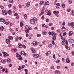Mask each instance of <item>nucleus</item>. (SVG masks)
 Returning a JSON list of instances; mask_svg holds the SVG:
<instances>
[{
	"label": "nucleus",
	"mask_w": 74,
	"mask_h": 74,
	"mask_svg": "<svg viewBox=\"0 0 74 74\" xmlns=\"http://www.w3.org/2000/svg\"><path fill=\"white\" fill-rule=\"evenodd\" d=\"M35 21L37 22V19L36 17H34L32 19H31V24H32V25H34V24H36Z\"/></svg>",
	"instance_id": "obj_1"
},
{
	"label": "nucleus",
	"mask_w": 74,
	"mask_h": 74,
	"mask_svg": "<svg viewBox=\"0 0 74 74\" xmlns=\"http://www.w3.org/2000/svg\"><path fill=\"white\" fill-rule=\"evenodd\" d=\"M69 3L70 4H71L72 3V1H71V0H69Z\"/></svg>",
	"instance_id": "obj_26"
},
{
	"label": "nucleus",
	"mask_w": 74,
	"mask_h": 74,
	"mask_svg": "<svg viewBox=\"0 0 74 74\" xmlns=\"http://www.w3.org/2000/svg\"><path fill=\"white\" fill-rule=\"evenodd\" d=\"M47 53L49 55H50V54H51V52L50 51H48Z\"/></svg>",
	"instance_id": "obj_51"
},
{
	"label": "nucleus",
	"mask_w": 74,
	"mask_h": 74,
	"mask_svg": "<svg viewBox=\"0 0 74 74\" xmlns=\"http://www.w3.org/2000/svg\"><path fill=\"white\" fill-rule=\"evenodd\" d=\"M19 39L21 40H22V37H19Z\"/></svg>",
	"instance_id": "obj_64"
},
{
	"label": "nucleus",
	"mask_w": 74,
	"mask_h": 74,
	"mask_svg": "<svg viewBox=\"0 0 74 74\" xmlns=\"http://www.w3.org/2000/svg\"><path fill=\"white\" fill-rule=\"evenodd\" d=\"M71 43H74V40L73 39H72L71 42Z\"/></svg>",
	"instance_id": "obj_60"
},
{
	"label": "nucleus",
	"mask_w": 74,
	"mask_h": 74,
	"mask_svg": "<svg viewBox=\"0 0 74 74\" xmlns=\"http://www.w3.org/2000/svg\"><path fill=\"white\" fill-rule=\"evenodd\" d=\"M66 62L67 63H69L70 62V60L69 58H68L66 60Z\"/></svg>",
	"instance_id": "obj_8"
},
{
	"label": "nucleus",
	"mask_w": 74,
	"mask_h": 74,
	"mask_svg": "<svg viewBox=\"0 0 74 74\" xmlns=\"http://www.w3.org/2000/svg\"><path fill=\"white\" fill-rule=\"evenodd\" d=\"M40 36L41 34H38L37 35V37H40Z\"/></svg>",
	"instance_id": "obj_55"
},
{
	"label": "nucleus",
	"mask_w": 74,
	"mask_h": 74,
	"mask_svg": "<svg viewBox=\"0 0 74 74\" xmlns=\"http://www.w3.org/2000/svg\"><path fill=\"white\" fill-rule=\"evenodd\" d=\"M12 11L11 10H9L8 11V14L9 15H12Z\"/></svg>",
	"instance_id": "obj_21"
},
{
	"label": "nucleus",
	"mask_w": 74,
	"mask_h": 74,
	"mask_svg": "<svg viewBox=\"0 0 74 74\" xmlns=\"http://www.w3.org/2000/svg\"><path fill=\"white\" fill-rule=\"evenodd\" d=\"M61 30L62 32H64V31L66 30V28L64 27L63 26L61 28Z\"/></svg>",
	"instance_id": "obj_7"
},
{
	"label": "nucleus",
	"mask_w": 74,
	"mask_h": 74,
	"mask_svg": "<svg viewBox=\"0 0 74 74\" xmlns=\"http://www.w3.org/2000/svg\"><path fill=\"white\" fill-rule=\"evenodd\" d=\"M24 17L25 19H27V15L24 14Z\"/></svg>",
	"instance_id": "obj_27"
},
{
	"label": "nucleus",
	"mask_w": 74,
	"mask_h": 74,
	"mask_svg": "<svg viewBox=\"0 0 74 74\" xmlns=\"http://www.w3.org/2000/svg\"><path fill=\"white\" fill-rule=\"evenodd\" d=\"M45 24H42V27H45Z\"/></svg>",
	"instance_id": "obj_61"
},
{
	"label": "nucleus",
	"mask_w": 74,
	"mask_h": 74,
	"mask_svg": "<svg viewBox=\"0 0 74 74\" xmlns=\"http://www.w3.org/2000/svg\"><path fill=\"white\" fill-rule=\"evenodd\" d=\"M48 47H49V48H51V47H52V44H48Z\"/></svg>",
	"instance_id": "obj_16"
},
{
	"label": "nucleus",
	"mask_w": 74,
	"mask_h": 74,
	"mask_svg": "<svg viewBox=\"0 0 74 74\" xmlns=\"http://www.w3.org/2000/svg\"><path fill=\"white\" fill-rule=\"evenodd\" d=\"M62 8H64V7H65V4H64L62 3Z\"/></svg>",
	"instance_id": "obj_39"
},
{
	"label": "nucleus",
	"mask_w": 74,
	"mask_h": 74,
	"mask_svg": "<svg viewBox=\"0 0 74 74\" xmlns=\"http://www.w3.org/2000/svg\"><path fill=\"white\" fill-rule=\"evenodd\" d=\"M9 2L10 3H13V0H9Z\"/></svg>",
	"instance_id": "obj_33"
},
{
	"label": "nucleus",
	"mask_w": 74,
	"mask_h": 74,
	"mask_svg": "<svg viewBox=\"0 0 74 74\" xmlns=\"http://www.w3.org/2000/svg\"><path fill=\"white\" fill-rule=\"evenodd\" d=\"M49 21V19H46V22H48Z\"/></svg>",
	"instance_id": "obj_44"
},
{
	"label": "nucleus",
	"mask_w": 74,
	"mask_h": 74,
	"mask_svg": "<svg viewBox=\"0 0 74 74\" xmlns=\"http://www.w3.org/2000/svg\"><path fill=\"white\" fill-rule=\"evenodd\" d=\"M73 33V32L71 31H70L69 33V36H71V34H72Z\"/></svg>",
	"instance_id": "obj_12"
},
{
	"label": "nucleus",
	"mask_w": 74,
	"mask_h": 74,
	"mask_svg": "<svg viewBox=\"0 0 74 74\" xmlns=\"http://www.w3.org/2000/svg\"><path fill=\"white\" fill-rule=\"evenodd\" d=\"M10 61H11V59L10 58H8V59H7V62H10Z\"/></svg>",
	"instance_id": "obj_29"
},
{
	"label": "nucleus",
	"mask_w": 74,
	"mask_h": 74,
	"mask_svg": "<svg viewBox=\"0 0 74 74\" xmlns=\"http://www.w3.org/2000/svg\"><path fill=\"white\" fill-rule=\"evenodd\" d=\"M8 38H9L8 40H12V39H13V37L12 36H8Z\"/></svg>",
	"instance_id": "obj_22"
},
{
	"label": "nucleus",
	"mask_w": 74,
	"mask_h": 74,
	"mask_svg": "<svg viewBox=\"0 0 74 74\" xmlns=\"http://www.w3.org/2000/svg\"><path fill=\"white\" fill-rule=\"evenodd\" d=\"M57 33H60V29H58L57 30Z\"/></svg>",
	"instance_id": "obj_54"
},
{
	"label": "nucleus",
	"mask_w": 74,
	"mask_h": 74,
	"mask_svg": "<svg viewBox=\"0 0 74 74\" xmlns=\"http://www.w3.org/2000/svg\"><path fill=\"white\" fill-rule=\"evenodd\" d=\"M51 42L53 45H55V42H54V40H52Z\"/></svg>",
	"instance_id": "obj_47"
},
{
	"label": "nucleus",
	"mask_w": 74,
	"mask_h": 74,
	"mask_svg": "<svg viewBox=\"0 0 74 74\" xmlns=\"http://www.w3.org/2000/svg\"><path fill=\"white\" fill-rule=\"evenodd\" d=\"M60 66H57V68L58 69H60Z\"/></svg>",
	"instance_id": "obj_59"
},
{
	"label": "nucleus",
	"mask_w": 74,
	"mask_h": 74,
	"mask_svg": "<svg viewBox=\"0 0 74 74\" xmlns=\"http://www.w3.org/2000/svg\"><path fill=\"white\" fill-rule=\"evenodd\" d=\"M51 34L53 36V35L54 36H56V34L55 33V32H51Z\"/></svg>",
	"instance_id": "obj_14"
},
{
	"label": "nucleus",
	"mask_w": 74,
	"mask_h": 74,
	"mask_svg": "<svg viewBox=\"0 0 74 74\" xmlns=\"http://www.w3.org/2000/svg\"><path fill=\"white\" fill-rule=\"evenodd\" d=\"M1 62L3 64H5L6 63V61L4 60H1Z\"/></svg>",
	"instance_id": "obj_6"
},
{
	"label": "nucleus",
	"mask_w": 74,
	"mask_h": 74,
	"mask_svg": "<svg viewBox=\"0 0 74 74\" xmlns=\"http://www.w3.org/2000/svg\"><path fill=\"white\" fill-rule=\"evenodd\" d=\"M63 36H64V33H61V34H60V36L61 37H63Z\"/></svg>",
	"instance_id": "obj_31"
},
{
	"label": "nucleus",
	"mask_w": 74,
	"mask_h": 74,
	"mask_svg": "<svg viewBox=\"0 0 74 74\" xmlns=\"http://www.w3.org/2000/svg\"><path fill=\"white\" fill-rule=\"evenodd\" d=\"M30 3L29 2H28L27 3L26 6L27 7H29L30 6Z\"/></svg>",
	"instance_id": "obj_11"
},
{
	"label": "nucleus",
	"mask_w": 74,
	"mask_h": 74,
	"mask_svg": "<svg viewBox=\"0 0 74 74\" xmlns=\"http://www.w3.org/2000/svg\"><path fill=\"white\" fill-rule=\"evenodd\" d=\"M13 50L14 52H16V51H17V49L15 48H14Z\"/></svg>",
	"instance_id": "obj_37"
},
{
	"label": "nucleus",
	"mask_w": 74,
	"mask_h": 74,
	"mask_svg": "<svg viewBox=\"0 0 74 74\" xmlns=\"http://www.w3.org/2000/svg\"><path fill=\"white\" fill-rule=\"evenodd\" d=\"M36 51L35 50H32V53H35L36 52Z\"/></svg>",
	"instance_id": "obj_40"
},
{
	"label": "nucleus",
	"mask_w": 74,
	"mask_h": 74,
	"mask_svg": "<svg viewBox=\"0 0 74 74\" xmlns=\"http://www.w3.org/2000/svg\"><path fill=\"white\" fill-rule=\"evenodd\" d=\"M32 29V28H29L28 29V30H31Z\"/></svg>",
	"instance_id": "obj_62"
},
{
	"label": "nucleus",
	"mask_w": 74,
	"mask_h": 74,
	"mask_svg": "<svg viewBox=\"0 0 74 74\" xmlns=\"http://www.w3.org/2000/svg\"><path fill=\"white\" fill-rule=\"evenodd\" d=\"M0 30H1V31H3V30H4V27H3V26L1 27Z\"/></svg>",
	"instance_id": "obj_25"
},
{
	"label": "nucleus",
	"mask_w": 74,
	"mask_h": 74,
	"mask_svg": "<svg viewBox=\"0 0 74 74\" xmlns=\"http://www.w3.org/2000/svg\"><path fill=\"white\" fill-rule=\"evenodd\" d=\"M65 48H66V49H67V48H68V47L67 46V45H65Z\"/></svg>",
	"instance_id": "obj_57"
},
{
	"label": "nucleus",
	"mask_w": 74,
	"mask_h": 74,
	"mask_svg": "<svg viewBox=\"0 0 74 74\" xmlns=\"http://www.w3.org/2000/svg\"><path fill=\"white\" fill-rule=\"evenodd\" d=\"M16 56L17 58H18V53H16Z\"/></svg>",
	"instance_id": "obj_63"
},
{
	"label": "nucleus",
	"mask_w": 74,
	"mask_h": 74,
	"mask_svg": "<svg viewBox=\"0 0 74 74\" xmlns=\"http://www.w3.org/2000/svg\"><path fill=\"white\" fill-rule=\"evenodd\" d=\"M44 13V12H42L39 14V16H41V15H42Z\"/></svg>",
	"instance_id": "obj_30"
},
{
	"label": "nucleus",
	"mask_w": 74,
	"mask_h": 74,
	"mask_svg": "<svg viewBox=\"0 0 74 74\" xmlns=\"http://www.w3.org/2000/svg\"><path fill=\"white\" fill-rule=\"evenodd\" d=\"M0 21L1 22H3L4 21V18H1L0 19Z\"/></svg>",
	"instance_id": "obj_36"
},
{
	"label": "nucleus",
	"mask_w": 74,
	"mask_h": 74,
	"mask_svg": "<svg viewBox=\"0 0 74 74\" xmlns=\"http://www.w3.org/2000/svg\"><path fill=\"white\" fill-rule=\"evenodd\" d=\"M19 46V48H22L23 47V45H22L21 44V43H19L18 44Z\"/></svg>",
	"instance_id": "obj_18"
},
{
	"label": "nucleus",
	"mask_w": 74,
	"mask_h": 74,
	"mask_svg": "<svg viewBox=\"0 0 74 74\" xmlns=\"http://www.w3.org/2000/svg\"><path fill=\"white\" fill-rule=\"evenodd\" d=\"M33 56L34 57V58H38L39 56H40V55L38 54H33Z\"/></svg>",
	"instance_id": "obj_3"
},
{
	"label": "nucleus",
	"mask_w": 74,
	"mask_h": 74,
	"mask_svg": "<svg viewBox=\"0 0 74 74\" xmlns=\"http://www.w3.org/2000/svg\"><path fill=\"white\" fill-rule=\"evenodd\" d=\"M70 25L71 26H73V22L71 23H70Z\"/></svg>",
	"instance_id": "obj_52"
},
{
	"label": "nucleus",
	"mask_w": 74,
	"mask_h": 74,
	"mask_svg": "<svg viewBox=\"0 0 74 74\" xmlns=\"http://www.w3.org/2000/svg\"><path fill=\"white\" fill-rule=\"evenodd\" d=\"M65 24H66V23L64 22H63V23H62V26H64L65 25Z\"/></svg>",
	"instance_id": "obj_53"
},
{
	"label": "nucleus",
	"mask_w": 74,
	"mask_h": 74,
	"mask_svg": "<svg viewBox=\"0 0 74 74\" xmlns=\"http://www.w3.org/2000/svg\"><path fill=\"white\" fill-rule=\"evenodd\" d=\"M53 38H52L53 40H56V36H53Z\"/></svg>",
	"instance_id": "obj_34"
},
{
	"label": "nucleus",
	"mask_w": 74,
	"mask_h": 74,
	"mask_svg": "<svg viewBox=\"0 0 74 74\" xmlns=\"http://www.w3.org/2000/svg\"><path fill=\"white\" fill-rule=\"evenodd\" d=\"M21 55H25V51H22L21 52Z\"/></svg>",
	"instance_id": "obj_20"
},
{
	"label": "nucleus",
	"mask_w": 74,
	"mask_h": 74,
	"mask_svg": "<svg viewBox=\"0 0 74 74\" xmlns=\"http://www.w3.org/2000/svg\"><path fill=\"white\" fill-rule=\"evenodd\" d=\"M56 5L59 6L60 5V4L59 3H57L56 4Z\"/></svg>",
	"instance_id": "obj_45"
},
{
	"label": "nucleus",
	"mask_w": 74,
	"mask_h": 74,
	"mask_svg": "<svg viewBox=\"0 0 74 74\" xmlns=\"http://www.w3.org/2000/svg\"><path fill=\"white\" fill-rule=\"evenodd\" d=\"M54 69V66H52L51 67V69Z\"/></svg>",
	"instance_id": "obj_48"
},
{
	"label": "nucleus",
	"mask_w": 74,
	"mask_h": 74,
	"mask_svg": "<svg viewBox=\"0 0 74 74\" xmlns=\"http://www.w3.org/2000/svg\"><path fill=\"white\" fill-rule=\"evenodd\" d=\"M25 28L26 29H27V30H28L29 28V27L28 26V25H26L25 26Z\"/></svg>",
	"instance_id": "obj_35"
},
{
	"label": "nucleus",
	"mask_w": 74,
	"mask_h": 74,
	"mask_svg": "<svg viewBox=\"0 0 74 74\" xmlns=\"http://www.w3.org/2000/svg\"><path fill=\"white\" fill-rule=\"evenodd\" d=\"M62 45H64V44H66V45H69V43H68V42H67V40H64L62 41Z\"/></svg>",
	"instance_id": "obj_2"
},
{
	"label": "nucleus",
	"mask_w": 74,
	"mask_h": 74,
	"mask_svg": "<svg viewBox=\"0 0 74 74\" xmlns=\"http://www.w3.org/2000/svg\"><path fill=\"white\" fill-rule=\"evenodd\" d=\"M72 40H73V39L70 38V39H69V42H71V41H72Z\"/></svg>",
	"instance_id": "obj_42"
},
{
	"label": "nucleus",
	"mask_w": 74,
	"mask_h": 74,
	"mask_svg": "<svg viewBox=\"0 0 74 74\" xmlns=\"http://www.w3.org/2000/svg\"><path fill=\"white\" fill-rule=\"evenodd\" d=\"M72 15H73V16L74 15V10H72Z\"/></svg>",
	"instance_id": "obj_41"
},
{
	"label": "nucleus",
	"mask_w": 74,
	"mask_h": 74,
	"mask_svg": "<svg viewBox=\"0 0 74 74\" xmlns=\"http://www.w3.org/2000/svg\"><path fill=\"white\" fill-rule=\"evenodd\" d=\"M10 40L6 39V42L8 44H10Z\"/></svg>",
	"instance_id": "obj_5"
},
{
	"label": "nucleus",
	"mask_w": 74,
	"mask_h": 74,
	"mask_svg": "<svg viewBox=\"0 0 74 74\" xmlns=\"http://www.w3.org/2000/svg\"><path fill=\"white\" fill-rule=\"evenodd\" d=\"M49 26H52V23H49Z\"/></svg>",
	"instance_id": "obj_46"
},
{
	"label": "nucleus",
	"mask_w": 74,
	"mask_h": 74,
	"mask_svg": "<svg viewBox=\"0 0 74 74\" xmlns=\"http://www.w3.org/2000/svg\"><path fill=\"white\" fill-rule=\"evenodd\" d=\"M47 15H49V16H51V11L49 10L48 11L47 14Z\"/></svg>",
	"instance_id": "obj_10"
},
{
	"label": "nucleus",
	"mask_w": 74,
	"mask_h": 74,
	"mask_svg": "<svg viewBox=\"0 0 74 74\" xmlns=\"http://www.w3.org/2000/svg\"><path fill=\"white\" fill-rule=\"evenodd\" d=\"M14 15L16 16H18V14L17 13H15Z\"/></svg>",
	"instance_id": "obj_56"
},
{
	"label": "nucleus",
	"mask_w": 74,
	"mask_h": 74,
	"mask_svg": "<svg viewBox=\"0 0 74 74\" xmlns=\"http://www.w3.org/2000/svg\"><path fill=\"white\" fill-rule=\"evenodd\" d=\"M44 1H41L40 2V5L41 6L44 4Z\"/></svg>",
	"instance_id": "obj_15"
},
{
	"label": "nucleus",
	"mask_w": 74,
	"mask_h": 74,
	"mask_svg": "<svg viewBox=\"0 0 74 74\" xmlns=\"http://www.w3.org/2000/svg\"><path fill=\"white\" fill-rule=\"evenodd\" d=\"M55 73H58V74H60V72L59 71L56 70L54 71Z\"/></svg>",
	"instance_id": "obj_19"
},
{
	"label": "nucleus",
	"mask_w": 74,
	"mask_h": 74,
	"mask_svg": "<svg viewBox=\"0 0 74 74\" xmlns=\"http://www.w3.org/2000/svg\"><path fill=\"white\" fill-rule=\"evenodd\" d=\"M71 66H74V63H72L71 64Z\"/></svg>",
	"instance_id": "obj_58"
},
{
	"label": "nucleus",
	"mask_w": 74,
	"mask_h": 74,
	"mask_svg": "<svg viewBox=\"0 0 74 74\" xmlns=\"http://www.w3.org/2000/svg\"><path fill=\"white\" fill-rule=\"evenodd\" d=\"M3 23H4V24H6V25H8V24H9V23H10V22H7V21H4L3 22Z\"/></svg>",
	"instance_id": "obj_9"
},
{
	"label": "nucleus",
	"mask_w": 74,
	"mask_h": 74,
	"mask_svg": "<svg viewBox=\"0 0 74 74\" xmlns=\"http://www.w3.org/2000/svg\"><path fill=\"white\" fill-rule=\"evenodd\" d=\"M15 38L16 41H18L19 37H18V36H17Z\"/></svg>",
	"instance_id": "obj_23"
},
{
	"label": "nucleus",
	"mask_w": 74,
	"mask_h": 74,
	"mask_svg": "<svg viewBox=\"0 0 74 74\" xmlns=\"http://www.w3.org/2000/svg\"><path fill=\"white\" fill-rule=\"evenodd\" d=\"M42 33L43 34H44V35H46V34H47V32H42Z\"/></svg>",
	"instance_id": "obj_32"
},
{
	"label": "nucleus",
	"mask_w": 74,
	"mask_h": 74,
	"mask_svg": "<svg viewBox=\"0 0 74 74\" xmlns=\"http://www.w3.org/2000/svg\"><path fill=\"white\" fill-rule=\"evenodd\" d=\"M3 15H7V14H8V12L5 11V12L3 13Z\"/></svg>",
	"instance_id": "obj_24"
},
{
	"label": "nucleus",
	"mask_w": 74,
	"mask_h": 74,
	"mask_svg": "<svg viewBox=\"0 0 74 74\" xmlns=\"http://www.w3.org/2000/svg\"><path fill=\"white\" fill-rule=\"evenodd\" d=\"M44 18H45L44 16L43 15L41 17L42 19H44Z\"/></svg>",
	"instance_id": "obj_49"
},
{
	"label": "nucleus",
	"mask_w": 74,
	"mask_h": 74,
	"mask_svg": "<svg viewBox=\"0 0 74 74\" xmlns=\"http://www.w3.org/2000/svg\"><path fill=\"white\" fill-rule=\"evenodd\" d=\"M45 4L47 5H48L49 4V2L48 1H46L45 2Z\"/></svg>",
	"instance_id": "obj_17"
},
{
	"label": "nucleus",
	"mask_w": 74,
	"mask_h": 74,
	"mask_svg": "<svg viewBox=\"0 0 74 74\" xmlns=\"http://www.w3.org/2000/svg\"><path fill=\"white\" fill-rule=\"evenodd\" d=\"M20 25L21 27H22V26H23V23H22V22H20Z\"/></svg>",
	"instance_id": "obj_28"
},
{
	"label": "nucleus",
	"mask_w": 74,
	"mask_h": 74,
	"mask_svg": "<svg viewBox=\"0 0 74 74\" xmlns=\"http://www.w3.org/2000/svg\"><path fill=\"white\" fill-rule=\"evenodd\" d=\"M25 32L26 33H29V30H25Z\"/></svg>",
	"instance_id": "obj_38"
},
{
	"label": "nucleus",
	"mask_w": 74,
	"mask_h": 74,
	"mask_svg": "<svg viewBox=\"0 0 74 74\" xmlns=\"http://www.w3.org/2000/svg\"><path fill=\"white\" fill-rule=\"evenodd\" d=\"M33 44L34 45H37V41H34L33 42Z\"/></svg>",
	"instance_id": "obj_4"
},
{
	"label": "nucleus",
	"mask_w": 74,
	"mask_h": 74,
	"mask_svg": "<svg viewBox=\"0 0 74 74\" xmlns=\"http://www.w3.org/2000/svg\"><path fill=\"white\" fill-rule=\"evenodd\" d=\"M18 70H21V66H19L18 68Z\"/></svg>",
	"instance_id": "obj_43"
},
{
	"label": "nucleus",
	"mask_w": 74,
	"mask_h": 74,
	"mask_svg": "<svg viewBox=\"0 0 74 74\" xmlns=\"http://www.w3.org/2000/svg\"><path fill=\"white\" fill-rule=\"evenodd\" d=\"M53 58L54 59H56L55 58V54H54L53 55Z\"/></svg>",
	"instance_id": "obj_50"
},
{
	"label": "nucleus",
	"mask_w": 74,
	"mask_h": 74,
	"mask_svg": "<svg viewBox=\"0 0 74 74\" xmlns=\"http://www.w3.org/2000/svg\"><path fill=\"white\" fill-rule=\"evenodd\" d=\"M2 53L3 54H4L3 55V57H4V58H6V57H7V56H6V53H5V52H4L3 51L2 52Z\"/></svg>",
	"instance_id": "obj_13"
}]
</instances>
